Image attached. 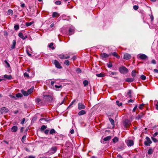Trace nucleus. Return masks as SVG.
<instances>
[{
  "label": "nucleus",
  "instance_id": "nucleus-15",
  "mask_svg": "<svg viewBox=\"0 0 158 158\" xmlns=\"http://www.w3.org/2000/svg\"><path fill=\"white\" fill-rule=\"evenodd\" d=\"M109 56V55H108L105 53H102L101 54V57H102V58H103V59L104 58H107Z\"/></svg>",
  "mask_w": 158,
  "mask_h": 158
},
{
  "label": "nucleus",
  "instance_id": "nucleus-2",
  "mask_svg": "<svg viewBox=\"0 0 158 158\" xmlns=\"http://www.w3.org/2000/svg\"><path fill=\"white\" fill-rule=\"evenodd\" d=\"M119 71L122 74H125L128 72V69L125 66H122L119 68Z\"/></svg>",
  "mask_w": 158,
  "mask_h": 158
},
{
  "label": "nucleus",
  "instance_id": "nucleus-7",
  "mask_svg": "<svg viewBox=\"0 0 158 158\" xmlns=\"http://www.w3.org/2000/svg\"><path fill=\"white\" fill-rule=\"evenodd\" d=\"M131 55L128 53L125 54L123 57V59L126 60H128L131 58Z\"/></svg>",
  "mask_w": 158,
  "mask_h": 158
},
{
  "label": "nucleus",
  "instance_id": "nucleus-36",
  "mask_svg": "<svg viewBox=\"0 0 158 158\" xmlns=\"http://www.w3.org/2000/svg\"><path fill=\"white\" fill-rule=\"evenodd\" d=\"M76 71L77 73H80L81 72V69L79 68H76Z\"/></svg>",
  "mask_w": 158,
  "mask_h": 158
},
{
  "label": "nucleus",
  "instance_id": "nucleus-26",
  "mask_svg": "<svg viewBox=\"0 0 158 158\" xmlns=\"http://www.w3.org/2000/svg\"><path fill=\"white\" fill-rule=\"evenodd\" d=\"M111 139V136H108L106 137L105 138L103 139L104 141H109L110 139Z\"/></svg>",
  "mask_w": 158,
  "mask_h": 158
},
{
  "label": "nucleus",
  "instance_id": "nucleus-13",
  "mask_svg": "<svg viewBox=\"0 0 158 158\" xmlns=\"http://www.w3.org/2000/svg\"><path fill=\"white\" fill-rule=\"evenodd\" d=\"M110 55H112L113 56L116 57L118 59H119L120 58V56L116 52H111L110 53Z\"/></svg>",
  "mask_w": 158,
  "mask_h": 158
},
{
  "label": "nucleus",
  "instance_id": "nucleus-11",
  "mask_svg": "<svg viewBox=\"0 0 158 158\" xmlns=\"http://www.w3.org/2000/svg\"><path fill=\"white\" fill-rule=\"evenodd\" d=\"M145 114L143 112H141L138 116L135 118L136 119L139 120L142 118L144 115Z\"/></svg>",
  "mask_w": 158,
  "mask_h": 158
},
{
  "label": "nucleus",
  "instance_id": "nucleus-29",
  "mask_svg": "<svg viewBox=\"0 0 158 158\" xmlns=\"http://www.w3.org/2000/svg\"><path fill=\"white\" fill-rule=\"evenodd\" d=\"M34 23V22L33 21L30 22H27L26 23V25L27 27H28Z\"/></svg>",
  "mask_w": 158,
  "mask_h": 158
},
{
  "label": "nucleus",
  "instance_id": "nucleus-4",
  "mask_svg": "<svg viewBox=\"0 0 158 158\" xmlns=\"http://www.w3.org/2000/svg\"><path fill=\"white\" fill-rule=\"evenodd\" d=\"M146 141L144 142V145L146 146H150V144L152 143V142L149 138L148 137H146Z\"/></svg>",
  "mask_w": 158,
  "mask_h": 158
},
{
  "label": "nucleus",
  "instance_id": "nucleus-60",
  "mask_svg": "<svg viewBox=\"0 0 158 158\" xmlns=\"http://www.w3.org/2000/svg\"><path fill=\"white\" fill-rule=\"evenodd\" d=\"M49 130H46L44 131V133L45 134L47 135L48 134L49 132Z\"/></svg>",
  "mask_w": 158,
  "mask_h": 158
},
{
  "label": "nucleus",
  "instance_id": "nucleus-39",
  "mask_svg": "<svg viewBox=\"0 0 158 158\" xmlns=\"http://www.w3.org/2000/svg\"><path fill=\"white\" fill-rule=\"evenodd\" d=\"M14 28L15 30H17L19 28V25H15Z\"/></svg>",
  "mask_w": 158,
  "mask_h": 158
},
{
  "label": "nucleus",
  "instance_id": "nucleus-16",
  "mask_svg": "<svg viewBox=\"0 0 158 158\" xmlns=\"http://www.w3.org/2000/svg\"><path fill=\"white\" fill-rule=\"evenodd\" d=\"M18 129V127L17 126H14L11 128V131L13 132H16Z\"/></svg>",
  "mask_w": 158,
  "mask_h": 158
},
{
  "label": "nucleus",
  "instance_id": "nucleus-18",
  "mask_svg": "<svg viewBox=\"0 0 158 158\" xmlns=\"http://www.w3.org/2000/svg\"><path fill=\"white\" fill-rule=\"evenodd\" d=\"M18 35L19 37L23 40L27 38V36L24 37L23 33L22 32H19L18 34Z\"/></svg>",
  "mask_w": 158,
  "mask_h": 158
},
{
  "label": "nucleus",
  "instance_id": "nucleus-1",
  "mask_svg": "<svg viewBox=\"0 0 158 158\" xmlns=\"http://www.w3.org/2000/svg\"><path fill=\"white\" fill-rule=\"evenodd\" d=\"M34 89V87L32 86L31 88L28 89L27 91H25L23 89L22 90L21 92L24 96H27L32 93Z\"/></svg>",
  "mask_w": 158,
  "mask_h": 158
},
{
  "label": "nucleus",
  "instance_id": "nucleus-62",
  "mask_svg": "<svg viewBox=\"0 0 158 158\" xmlns=\"http://www.w3.org/2000/svg\"><path fill=\"white\" fill-rule=\"evenodd\" d=\"M21 6L22 7L24 8L25 7V4L24 3H21Z\"/></svg>",
  "mask_w": 158,
  "mask_h": 158
},
{
  "label": "nucleus",
  "instance_id": "nucleus-41",
  "mask_svg": "<svg viewBox=\"0 0 158 158\" xmlns=\"http://www.w3.org/2000/svg\"><path fill=\"white\" fill-rule=\"evenodd\" d=\"M47 126L45 125H42L40 129L41 130L43 131L44 130L47 128Z\"/></svg>",
  "mask_w": 158,
  "mask_h": 158
},
{
  "label": "nucleus",
  "instance_id": "nucleus-24",
  "mask_svg": "<svg viewBox=\"0 0 158 158\" xmlns=\"http://www.w3.org/2000/svg\"><path fill=\"white\" fill-rule=\"evenodd\" d=\"M154 152V150L151 148H149L148 152V153L149 155L152 154Z\"/></svg>",
  "mask_w": 158,
  "mask_h": 158
},
{
  "label": "nucleus",
  "instance_id": "nucleus-44",
  "mask_svg": "<svg viewBox=\"0 0 158 158\" xmlns=\"http://www.w3.org/2000/svg\"><path fill=\"white\" fill-rule=\"evenodd\" d=\"M9 96L11 98H13L15 99H16V96H15L14 94H10V95Z\"/></svg>",
  "mask_w": 158,
  "mask_h": 158
},
{
  "label": "nucleus",
  "instance_id": "nucleus-9",
  "mask_svg": "<svg viewBox=\"0 0 158 158\" xmlns=\"http://www.w3.org/2000/svg\"><path fill=\"white\" fill-rule=\"evenodd\" d=\"M59 56L60 58L62 59H67L69 58L70 57L69 56L66 55L64 54L60 55Z\"/></svg>",
  "mask_w": 158,
  "mask_h": 158
},
{
  "label": "nucleus",
  "instance_id": "nucleus-27",
  "mask_svg": "<svg viewBox=\"0 0 158 158\" xmlns=\"http://www.w3.org/2000/svg\"><path fill=\"white\" fill-rule=\"evenodd\" d=\"M109 119V120L110 121V122L111 124L113 126H114V120L112 118H110Z\"/></svg>",
  "mask_w": 158,
  "mask_h": 158
},
{
  "label": "nucleus",
  "instance_id": "nucleus-42",
  "mask_svg": "<svg viewBox=\"0 0 158 158\" xmlns=\"http://www.w3.org/2000/svg\"><path fill=\"white\" fill-rule=\"evenodd\" d=\"M131 90H129L127 93V94L129 95V96L130 98H131Z\"/></svg>",
  "mask_w": 158,
  "mask_h": 158
},
{
  "label": "nucleus",
  "instance_id": "nucleus-59",
  "mask_svg": "<svg viewBox=\"0 0 158 158\" xmlns=\"http://www.w3.org/2000/svg\"><path fill=\"white\" fill-rule=\"evenodd\" d=\"M144 106V104H141L139 106V108L140 109H142L143 108V106Z\"/></svg>",
  "mask_w": 158,
  "mask_h": 158
},
{
  "label": "nucleus",
  "instance_id": "nucleus-23",
  "mask_svg": "<svg viewBox=\"0 0 158 158\" xmlns=\"http://www.w3.org/2000/svg\"><path fill=\"white\" fill-rule=\"evenodd\" d=\"M16 44V41L15 40H13L12 42V44L11 46V48L13 49L15 48Z\"/></svg>",
  "mask_w": 158,
  "mask_h": 158
},
{
  "label": "nucleus",
  "instance_id": "nucleus-47",
  "mask_svg": "<svg viewBox=\"0 0 158 158\" xmlns=\"http://www.w3.org/2000/svg\"><path fill=\"white\" fill-rule=\"evenodd\" d=\"M8 12L9 14L12 15L13 13V11H12V10L10 9L8 10Z\"/></svg>",
  "mask_w": 158,
  "mask_h": 158
},
{
  "label": "nucleus",
  "instance_id": "nucleus-57",
  "mask_svg": "<svg viewBox=\"0 0 158 158\" xmlns=\"http://www.w3.org/2000/svg\"><path fill=\"white\" fill-rule=\"evenodd\" d=\"M26 52H27V54L30 57L31 56H32L31 54L29 53V51L28 50H26Z\"/></svg>",
  "mask_w": 158,
  "mask_h": 158
},
{
  "label": "nucleus",
  "instance_id": "nucleus-61",
  "mask_svg": "<svg viewBox=\"0 0 158 158\" xmlns=\"http://www.w3.org/2000/svg\"><path fill=\"white\" fill-rule=\"evenodd\" d=\"M137 105H136L135 107H134V108L133 109V110H132V111L134 112L135 111V110L137 108Z\"/></svg>",
  "mask_w": 158,
  "mask_h": 158
},
{
  "label": "nucleus",
  "instance_id": "nucleus-14",
  "mask_svg": "<svg viewBox=\"0 0 158 158\" xmlns=\"http://www.w3.org/2000/svg\"><path fill=\"white\" fill-rule=\"evenodd\" d=\"M139 58L142 60H145L147 58V56L144 54H140Z\"/></svg>",
  "mask_w": 158,
  "mask_h": 158
},
{
  "label": "nucleus",
  "instance_id": "nucleus-46",
  "mask_svg": "<svg viewBox=\"0 0 158 158\" xmlns=\"http://www.w3.org/2000/svg\"><path fill=\"white\" fill-rule=\"evenodd\" d=\"M155 103L156 102V103L155 105V106H156V109L157 110H158V101L156 100L155 101Z\"/></svg>",
  "mask_w": 158,
  "mask_h": 158
},
{
  "label": "nucleus",
  "instance_id": "nucleus-20",
  "mask_svg": "<svg viewBox=\"0 0 158 158\" xmlns=\"http://www.w3.org/2000/svg\"><path fill=\"white\" fill-rule=\"evenodd\" d=\"M86 113V111L84 110H80L78 113V114L79 116L84 115Z\"/></svg>",
  "mask_w": 158,
  "mask_h": 158
},
{
  "label": "nucleus",
  "instance_id": "nucleus-49",
  "mask_svg": "<svg viewBox=\"0 0 158 158\" xmlns=\"http://www.w3.org/2000/svg\"><path fill=\"white\" fill-rule=\"evenodd\" d=\"M139 8V6L137 5H135L133 6V9L135 10H137Z\"/></svg>",
  "mask_w": 158,
  "mask_h": 158
},
{
  "label": "nucleus",
  "instance_id": "nucleus-50",
  "mask_svg": "<svg viewBox=\"0 0 158 158\" xmlns=\"http://www.w3.org/2000/svg\"><path fill=\"white\" fill-rule=\"evenodd\" d=\"M61 3V2L59 1H57L55 2V4L57 5H60Z\"/></svg>",
  "mask_w": 158,
  "mask_h": 158
},
{
  "label": "nucleus",
  "instance_id": "nucleus-54",
  "mask_svg": "<svg viewBox=\"0 0 158 158\" xmlns=\"http://www.w3.org/2000/svg\"><path fill=\"white\" fill-rule=\"evenodd\" d=\"M152 139L154 142H156L157 141V139L154 137H152Z\"/></svg>",
  "mask_w": 158,
  "mask_h": 158
},
{
  "label": "nucleus",
  "instance_id": "nucleus-30",
  "mask_svg": "<svg viewBox=\"0 0 158 158\" xmlns=\"http://www.w3.org/2000/svg\"><path fill=\"white\" fill-rule=\"evenodd\" d=\"M112 140L113 143H115L118 141V139L117 137H115Z\"/></svg>",
  "mask_w": 158,
  "mask_h": 158
},
{
  "label": "nucleus",
  "instance_id": "nucleus-5",
  "mask_svg": "<svg viewBox=\"0 0 158 158\" xmlns=\"http://www.w3.org/2000/svg\"><path fill=\"white\" fill-rule=\"evenodd\" d=\"M130 124V121L128 119H125L123 123L124 126L126 128L129 127Z\"/></svg>",
  "mask_w": 158,
  "mask_h": 158
},
{
  "label": "nucleus",
  "instance_id": "nucleus-31",
  "mask_svg": "<svg viewBox=\"0 0 158 158\" xmlns=\"http://www.w3.org/2000/svg\"><path fill=\"white\" fill-rule=\"evenodd\" d=\"M89 83V82L87 80H84L83 81V84L85 86H86L87 85H88Z\"/></svg>",
  "mask_w": 158,
  "mask_h": 158
},
{
  "label": "nucleus",
  "instance_id": "nucleus-53",
  "mask_svg": "<svg viewBox=\"0 0 158 158\" xmlns=\"http://www.w3.org/2000/svg\"><path fill=\"white\" fill-rule=\"evenodd\" d=\"M55 88H56V89H59V88H61L62 87V86L61 85H55Z\"/></svg>",
  "mask_w": 158,
  "mask_h": 158
},
{
  "label": "nucleus",
  "instance_id": "nucleus-56",
  "mask_svg": "<svg viewBox=\"0 0 158 158\" xmlns=\"http://www.w3.org/2000/svg\"><path fill=\"white\" fill-rule=\"evenodd\" d=\"M151 63L153 64H156V61L155 60L153 59L152 60Z\"/></svg>",
  "mask_w": 158,
  "mask_h": 158
},
{
  "label": "nucleus",
  "instance_id": "nucleus-52",
  "mask_svg": "<svg viewBox=\"0 0 158 158\" xmlns=\"http://www.w3.org/2000/svg\"><path fill=\"white\" fill-rule=\"evenodd\" d=\"M75 100H73L70 104L69 106V108L71 107V106H72V105H73V103L75 102Z\"/></svg>",
  "mask_w": 158,
  "mask_h": 158
},
{
  "label": "nucleus",
  "instance_id": "nucleus-6",
  "mask_svg": "<svg viewBox=\"0 0 158 158\" xmlns=\"http://www.w3.org/2000/svg\"><path fill=\"white\" fill-rule=\"evenodd\" d=\"M85 106L82 103L79 102L78 105V108L79 110L84 109L85 108Z\"/></svg>",
  "mask_w": 158,
  "mask_h": 158
},
{
  "label": "nucleus",
  "instance_id": "nucleus-55",
  "mask_svg": "<svg viewBox=\"0 0 158 158\" xmlns=\"http://www.w3.org/2000/svg\"><path fill=\"white\" fill-rule=\"evenodd\" d=\"M150 19H151V22H153L154 19V17L153 15H150Z\"/></svg>",
  "mask_w": 158,
  "mask_h": 158
},
{
  "label": "nucleus",
  "instance_id": "nucleus-32",
  "mask_svg": "<svg viewBox=\"0 0 158 158\" xmlns=\"http://www.w3.org/2000/svg\"><path fill=\"white\" fill-rule=\"evenodd\" d=\"M56 132V131L54 129H52L51 130L49 133L51 134H53L54 133H55Z\"/></svg>",
  "mask_w": 158,
  "mask_h": 158
},
{
  "label": "nucleus",
  "instance_id": "nucleus-63",
  "mask_svg": "<svg viewBox=\"0 0 158 158\" xmlns=\"http://www.w3.org/2000/svg\"><path fill=\"white\" fill-rule=\"evenodd\" d=\"M25 121V118H23V119L22 121L21 122V124H23L24 123Z\"/></svg>",
  "mask_w": 158,
  "mask_h": 158
},
{
  "label": "nucleus",
  "instance_id": "nucleus-19",
  "mask_svg": "<svg viewBox=\"0 0 158 158\" xmlns=\"http://www.w3.org/2000/svg\"><path fill=\"white\" fill-rule=\"evenodd\" d=\"M135 80L134 78H127L126 79V81L128 82H131Z\"/></svg>",
  "mask_w": 158,
  "mask_h": 158
},
{
  "label": "nucleus",
  "instance_id": "nucleus-33",
  "mask_svg": "<svg viewBox=\"0 0 158 158\" xmlns=\"http://www.w3.org/2000/svg\"><path fill=\"white\" fill-rule=\"evenodd\" d=\"M16 97L17 98H21L23 96L22 94L21 93H17L16 94Z\"/></svg>",
  "mask_w": 158,
  "mask_h": 158
},
{
  "label": "nucleus",
  "instance_id": "nucleus-58",
  "mask_svg": "<svg viewBox=\"0 0 158 158\" xmlns=\"http://www.w3.org/2000/svg\"><path fill=\"white\" fill-rule=\"evenodd\" d=\"M36 101L38 103H40L41 101V100L39 98H37L36 99Z\"/></svg>",
  "mask_w": 158,
  "mask_h": 158
},
{
  "label": "nucleus",
  "instance_id": "nucleus-35",
  "mask_svg": "<svg viewBox=\"0 0 158 158\" xmlns=\"http://www.w3.org/2000/svg\"><path fill=\"white\" fill-rule=\"evenodd\" d=\"M116 103L117 105L119 106H121L123 105L122 103L121 102H119L118 101H116Z\"/></svg>",
  "mask_w": 158,
  "mask_h": 158
},
{
  "label": "nucleus",
  "instance_id": "nucleus-40",
  "mask_svg": "<svg viewBox=\"0 0 158 158\" xmlns=\"http://www.w3.org/2000/svg\"><path fill=\"white\" fill-rule=\"evenodd\" d=\"M97 76L99 77H102L104 76V75L102 73H100L98 74H97Z\"/></svg>",
  "mask_w": 158,
  "mask_h": 158
},
{
  "label": "nucleus",
  "instance_id": "nucleus-3",
  "mask_svg": "<svg viewBox=\"0 0 158 158\" xmlns=\"http://www.w3.org/2000/svg\"><path fill=\"white\" fill-rule=\"evenodd\" d=\"M52 63L55 64L56 67L57 68L59 69L62 68V67L60 65L59 62L56 60H53Z\"/></svg>",
  "mask_w": 158,
  "mask_h": 158
},
{
  "label": "nucleus",
  "instance_id": "nucleus-38",
  "mask_svg": "<svg viewBox=\"0 0 158 158\" xmlns=\"http://www.w3.org/2000/svg\"><path fill=\"white\" fill-rule=\"evenodd\" d=\"M69 61L68 60H65L64 62V64L67 66L69 65Z\"/></svg>",
  "mask_w": 158,
  "mask_h": 158
},
{
  "label": "nucleus",
  "instance_id": "nucleus-10",
  "mask_svg": "<svg viewBox=\"0 0 158 158\" xmlns=\"http://www.w3.org/2000/svg\"><path fill=\"white\" fill-rule=\"evenodd\" d=\"M127 144L128 146L131 147L134 145V142L132 140H128L127 141Z\"/></svg>",
  "mask_w": 158,
  "mask_h": 158
},
{
  "label": "nucleus",
  "instance_id": "nucleus-28",
  "mask_svg": "<svg viewBox=\"0 0 158 158\" xmlns=\"http://www.w3.org/2000/svg\"><path fill=\"white\" fill-rule=\"evenodd\" d=\"M136 73L135 70H133L131 72V76L133 77H135L136 76Z\"/></svg>",
  "mask_w": 158,
  "mask_h": 158
},
{
  "label": "nucleus",
  "instance_id": "nucleus-25",
  "mask_svg": "<svg viewBox=\"0 0 158 158\" xmlns=\"http://www.w3.org/2000/svg\"><path fill=\"white\" fill-rule=\"evenodd\" d=\"M51 149L52 150L53 152H52V154H54L56 152L57 150V148L56 147L54 146L52 147Z\"/></svg>",
  "mask_w": 158,
  "mask_h": 158
},
{
  "label": "nucleus",
  "instance_id": "nucleus-17",
  "mask_svg": "<svg viewBox=\"0 0 158 158\" xmlns=\"http://www.w3.org/2000/svg\"><path fill=\"white\" fill-rule=\"evenodd\" d=\"M4 78H6L7 79L10 80L12 78V77L11 75H8L6 74L4 75L3 77Z\"/></svg>",
  "mask_w": 158,
  "mask_h": 158
},
{
  "label": "nucleus",
  "instance_id": "nucleus-34",
  "mask_svg": "<svg viewBox=\"0 0 158 158\" xmlns=\"http://www.w3.org/2000/svg\"><path fill=\"white\" fill-rule=\"evenodd\" d=\"M53 43H51L48 46L49 48H51L52 50H53L55 49V47L53 46Z\"/></svg>",
  "mask_w": 158,
  "mask_h": 158
},
{
  "label": "nucleus",
  "instance_id": "nucleus-37",
  "mask_svg": "<svg viewBox=\"0 0 158 158\" xmlns=\"http://www.w3.org/2000/svg\"><path fill=\"white\" fill-rule=\"evenodd\" d=\"M26 136L25 135H23L22 138V141L23 143H24V142L26 140Z\"/></svg>",
  "mask_w": 158,
  "mask_h": 158
},
{
  "label": "nucleus",
  "instance_id": "nucleus-21",
  "mask_svg": "<svg viewBox=\"0 0 158 158\" xmlns=\"http://www.w3.org/2000/svg\"><path fill=\"white\" fill-rule=\"evenodd\" d=\"M60 16V15L57 12H53L52 14V17L53 18H55L56 17H59Z\"/></svg>",
  "mask_w": 158,
  "mask_h": 158
},
{
  "label": "nucleus",
  "instance_id": "nucleus-22",
  "mask_svg": "<svg viewBox=\"0 0 158 158\" xmlns=\"http://www.w3.org/2000/svg\"><path fill=\"white\" fill-rule=\"evenodd\" d=\"M108 73L111 76H114V75H115L117 74V72H112L111 71L109 72Z\"/></svg>",
  "mask_w": 158,
  "mask_h": 158
},
{
  "label": "nucleus",
  "instance_id": "nucleus-48",
  "mask_svg": "<svg viewBox=\"0 0 158 158\" xmlns=\"http://www.w3.org/2000/svg\"><path fill=\"white\" fill-rule=\"evenodd\" d=\"M112 64L111 63H109L108 64H107V66L109 68H111L112 67Z\"/></svg>",
  "mask_w": 158,
  "mask_h": 158
},
{
  "label": "nucleus",
  "instance_id": "nucleus-43",
  "mask_svg": "<svg viewBox=\"0 0 158 158\" xmlns=\"http://www.w3.org/2000/svg\"><path fill=\"white\" fill-rule=\"evenodd\" d=\"M140 78L142 79V80H144L146 79V77L145 76L142 75L141 76Z\"/></svg>",
  "mask_w": 158,
  "mask_h": 158
},
{
  "label": "nucleus",
  "instance_id": "nucleus-51",
  "mask_svg": "<svg viewBox=\"0 0 158 158\" xmlns=\"http://www.w3.org/2000/svg\"><path fill=\"white\" fill-rule=\"evenodd\" d=\"M24 77H27L28 78L29 77L28 74L26 72L24 73Z\"/></svg>",
  "mask_w": 158,
  "mask_h": 158
},
{
  "label": "nucleus",
  "instance_id": "nucleus-12",
  "mask_svg": "<svg viewBox=\"0 0 158 158\" xmlns=\"http://www.w3.org/2000/svg\"><path fill=\"white\" fill-rule=\"evenodd\" d=\"M1 112L2 113H7L9 112V110L5 107H3L1 108Z\"/></svg>",
  "mask_w": 158,
  "mask_h": 158
},
{
  "label": "nucleus",
  "instance_id": "nucleus-8",
  "mask_svg": "<svg viewBox=\"0 0 158 158\" xmlns=\"http://www.w3.org/2000/svg\"><path fill=\"white\" fill-rule=\"evenodd\" d=\"M75 31V29L74 28H70L69 30V33L68 35H71L74 34Z\"/></svg>",
  "mask_w": 158,
  "mask_h": 158
},
{
  "label": "nucleus",
  "instance_id": "nucleus-45",
  "mask_svg": "<svg viewBox=\"0 0 158 158\" xmlns=\"http://www.w3.org/2000/svg\"><path fill=\"white\" fill-rule=\"evenodd\" d=\"M4 61H5V63L6 64L7 67L8 68L10 67V65L9 64V63L7 62V60H5Z\"/></svg>",
  "mask_w": 158,
  "mask_h": 158
},
{
  "label": "nucleus",
  "instance_id": "nucleus-64",
  "mask_svg": "<svg viewBox=\"0 0 158 158\" xmlns=\"http://www.w3.org/2000/svg\"><path fill=\"white\" fill-rule=\"evenodd\" d=\"M153 71L154 72L158 73V69H154Z\"/></svg>",
  "mask_w": 158,
  "mask_h": 158
}]
</instances>
